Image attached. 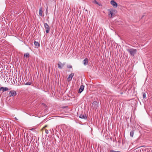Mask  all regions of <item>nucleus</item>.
<instances>
[{
  "instance_id": "nucleus-1",
  "label": "nucleus",
  "mask_w": 152,
  "mask_h": 152,
  "mask_svg": "<svg viewBox=\"0 0 152 152\" xmlns=\"http://www.w3.org/2000/svg\"><path fill=\"white\" fill-rule=\"evenodd\" d=\"M126 50L129 53L130 55L134 56L137 53V50L136 49L132 48H130L126 49Z\"/></svg>"
},
{
  "instance_id": "nucleus-2",
  "label": "nucleus",
  "mask_w": 152,
  "mask_h": 152,
  "mask_svg": "<svg viewBox=\"0 0 152 152\" xmlns=\"http://www.w3.org/2000/svg\"><path fill=\"white\" fill-rule=\"evenodd\" d=\"M44 26L46 29L45 31L47 33H48L50 29V27L49 26L48 24L46 23H44Z\"/></svg>"
},
{
  "instance_id": "nucleus-3",
  "label": "nucleus",
  "mask_w": 152,
  "mask_h": 152,
  "mask_svg": "<svg viewBox=\"0 0 152 152\" xmlns=\"http://www.w3.org/2000/svg\"><path fill=\"white\" fill-rule=\"evenodd\" d=\"M10 96H15L16 95V92L15 91L12 90L10 92Z\"/></svg>"
},
{
  "instance_id": "nucleus-4",
  "label": "nucleus",
  "mask_w": 152,
  "mask_h": 152,
  "mask_svg": "<svg viewBox=\"0 0 152 152\" xmlns=\"http://www.w3.org/2000/svg\"><path fill=\"white\" fill-rule=\"evenodd\" d=\"M110 4L112 5L114 7L116 8L117 7L118 4L114 0H112L110 1Z\"/></svg>"
},
{
  "instance_id": "nucleus-5",
  "label": "nucleus",
  "mask_w": 152,
  "mask_h": 152,
  "mask_svg": "<svg viewBox=\"0 0 152 152\" xmlns=\"http://www.w3.org/2000/svg\"><path fill=\"white\" fill-rule=\"evenodd\" d=\"M79 118L85 120L87 118V116L85 114H81L79 116Z\"/></svg>"
},
{
  "instance_id": "nucleus-6",
  "label": "nucleus",
  "mask_w": 152,
  "mask_h": 152,
  "mask_svg": "<svg viewBox=\"0 0 152 152\" xmlns=\"http://www.w3.org/2000/svg\"><path fill=\"white\" fill-rule=\"evenodd\" d=\"M109 11V12L108 13V15H111V17L112 18V16H114L115 14L113 13V10L111 9H109L108 10Z\"/></svg>"
},
{
  "instance_id": "nucleus-7",
  "label": "nucleus",
  "mask_w": 152,
  "mask_h": 152,
  "mask_svg": "<svg viewBox=\"0 0 152 152\" xmlns=\"http://www.w3.org/2000/svg\"><path fill=\"white\" fill-rule=\"evenodd\" d=\"M65 63H62L61 62H59V63L58 64V67L60 69H62L65 65Z\"/></svg>"
},
{
  "instance_id": "nucleus-8",
  "label": "nucleus",
  "mask_w": 152,
  "mask_h": 152,
  "mask_svg": "<svg viewBox=\"0 0 152 152\" xmlns=\"http://www.w3.org/2000/svg\"><path fill=\"white\" fill-rule=\"evenodd\" d=\"M74 75V74L73 73H72L71 74H70L68 77L67 80L68 81H71L72 78V77H73V76Z\"/></svg>"
},
{
  "instance_id": "nucleus-9",
  "label": "nucleus",
  "mask_w": 152,
  "mask_h": 152,
  "mask_svg": "<svg viewBox=\"0 0 152 152\" xmlns=\"http://www.w3.org/2000/svg\"><path fill=\"white\" fill-rule=\"evenodd\" d=\"M84 88V86L82 85H81L79 89L78 93H81L83 90Z\"/></svg>"
},
{
  "instance_id": "nucleus-10",
  "label": "nucleus",
  "mask_w": 152,
  "mask_h": 152,
  "mask_svg": "<svg viewBox=\"0 0 152 152\" xmlns=\"http://www.w3.org/2000/svg\"><path fill=\"white\" fill-rule=\"evenodd\" d=\"M8 90V88L7 87H1L0 88V91H2V92H3L5 91H7Z\"/></svg>"
},
{
  "instance_id": "nucleus-11",
  "label": "nucleus",
  "mask_w": 152,
  "mask_h": 152,
  "mask_svg": "<svg viewBox=\"0 0 152 152\" xmlns=\"http://www.w3.org/2000/svg\"><path fill=\"white\" fill-rule=\"evenodd\" d=\"M88 58H86L83 61V64L85 65H86L88 64Z\"/></svg>"
},
{
  "instance_id": "nucleus-12",
  "label": "nucleus",
  "mask_w": 152,
  "mask_h": 152,
  "mask_svg": "<svg viewBox=\"0 0 152 152\" xmlns=\"http://www.w3.org/2000/svg\"><path fill=\"white\" fill-rule=\"evenodd\" d=\"M98 102L97 101H94L92 104V105H94V107L97 108L98 107Z\"/></svg>"
},
{
  "instance_id": "nucleus-13",
  "label": "nucleus",
  "mask_w": 152,
  "mask_h": 152,
  "mask_svg": "<svg viewBox=\"0 0 152 152\" xmlns=\"http://www.w3.org/2000/svg\"><path fill=\"white\" fill-rule=\"evenodd\" d=\"M42 12H43V11L42 10V8H41L39 9V15L41 16H42Z\"/></svg>"
},
{
  "instance_id": "nucleus-14",
  "label": "nucleus",
  "mask_w": 152,
  "mask_h": 152,
  "mask_svg": "<svg viewBox=\"0 0 152 152\" xmlns=\"http://www.w3.org/2000/svg\"><path fill=\"white\" fill-rule=\"evenodd\" d=\"M34 43L35 45L37 46V48H38L39 47L40 45L39 42H37L34 41Z\"/></svg>"
},
{
  "instance_id": "nucleus-15",
  "label": "nucleus",
  "mask_w": 152,
  "mask_h": 152,
  "mask_svg": "<svg viewBox=\"0 0 152 152\" xmlns=\"http://www.w3.org/2000/svg\"><path fill=\"white\" fill-rule=\"evenodd\" d=\"M134 131H131L130 132V136L131 137H133L134 134Z\"/></svg>"
},
{
  "instance_id": "nucleus-16",
  "label": "nucleus",
  "mask_w": 152,
  "mask_h": 152,
  "mask_svg": "<svg viewBox=\"0 0 152 152\" xmlns=\"http://www.w3.org/2000/svg\"><path fill=\"white\" fill-rule=\"evenodd\" d=\"M24 56L26 58H28L30 56L29 54L28 53H26L24 54Z\"/></svg>"
},
{
  "instance_id": "nucleus-17",
  "label": "nucleus",
  "mask_w": 152,
  "mask_h": 152,
  "mask_svg": "<svg viewBox=\"0 0 152 152\" xmlns=\"http://www.w3.org/2000/svg\"><path fill=\"white\" fill-rule=\"evenodd\" d=\"M142 94L143 96V98L144 99L146 98V94L145 92H142Z\"/></svg>"
},
{
  "instance_id": "nucleus-18",
  "label": "nucleus",
  "mask_w": 152,
  "mask_h": 152,
  "mask_svg": "<svg viewBox=\"0 0 152 152\" xmlns=\"http://www.w3.org/2000/svg\"><path fill=\"white\" fill-rule=\"evenodd\" d=\"M24 84L25 85H30L31 84V82H28Z\"/></svg>"
},
{
  "instance_id": "nucleus-19",
  "label": "nucleus",
  "mask_w": 152,
  "mask_h": 152,
  "mask_svg": "<svg viewBox=\"0 0 152 152\" xmlns=\"http://www.w3.org/2000/svg\"><path fill=\"white\" fill-rule=\"evenodd\" d=\"M67 67L68 68H72V66L70 65H67Z\"/></svg>"
},
{
  "instance_id": "nucleus-20",
  "label": "nucleus",
  "mask_w": 152,
  "mask_h": 152,
  "mask_svg": "<svg viewBox=\"0 0 152 152\" xmlns=\"http://www.w3.org/2000/svg\"><path fill=\"white\" fill-rule=\"evenodd\" d=\"M93 3H94L96 4H99L98 2H97V1L96 0H95L94 1H93Z\"/></svg>"
},
{
  "instance_id": "nucleus-21",
  "label": "nucleus",
  "mask_w": 152,
  "mask_h": 152,
  "mask_svg": "<svg viewBox=\"0 0 152 152\" xmlns=\"http://www.w3.org/2000/svg\"><path fill=\"white\" fill-rule=\"evenodd\" d=\"M110 152H117V151H115L113 150H110Z\"/></svg>"
},
{
  "instance_id": "nucleus-22",
  "label": "nucleus",
  "mask_w": 152,
  "mask_h": 152,
  "mask_svg": "<svg viewBox=\"0 0 152 152\" xmlns=\"http://www.w3.org/2000/svg\"><path fill=\"white\" fill-rule=\"evenodd\" d=\"M45 131V132L46 134H48V131L47 129H46Z\"/></svg>"
},
{
  "instance_id": "nucleus-23",
  "label": "nucleus",
  "mask_w": 152,
  "mask_h": 152,
  "mask_svg": "<svg viewBox=\"0 0 152 152\" xmlns=\"http://www.w3.org/2000/svg\"><path fill=\"white\" fill-rule=\"evenodd\" d=\"M120 94H123V92H121L120 93Z\"/></svg>"
},
{
  "instance_id": "nucleus-24",
  "label": "nucleus",
  "mask_w": 152,
  "mask_h": 152,
  "mask_svg": "<svg viewBox=\"0 0 152 152\" xmlns=\"http://www.w3.org/2000/svg\"><path fill=\"white\" fill-rule=\"evenodd\" d=\"M15 119L18 120V119H17V118H16V117H15Z\"/></svg>"
},
{
  "instance_id": "nucleus-25",
  "label": "nucleus",
  "mask_w": 152,
  "mask_h": 152,
  "mask_svg": "<svg viewBox=\"0 0 152 152\" xmlns=\"http://www.w3.org/2000/svg\"><path fill=\"white\" fill-rule=\"evenodd\" d=\"M20 83V85H22L23 84V83H22V84L21 83Z\"/></svg>"
},
{
  "instance_id": "nucleus-26",
  "label": "nucleus",
  "mask_w": 152,
  "mask_h": 152,
  "mask_svg": "<svg viewBox=\"0 0 152 152\" xmlns=\"http://www.w3.org/2000/svg\"><path fill=\"white\" fill-rule=\"evenodd\" d=\"M144 16V15H143L142 17V18H143Z\"/></svg>"
},
{
  "instance_id": "nucleus-27",
  "label": "nucleus",
  "mask_w": 152,
  "mask_h": 152,
  "mask_svg": "<svg viewBox=\"0 0 152 152\" xmlns=\"http://www.w3.org/2000/svg\"><path fill=\"white\" fill-rule=\"evenodd\" d=\"M117 152H121L120 151H117Z\"/></svg>"
}]
</instances>
